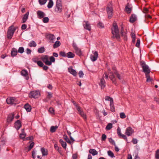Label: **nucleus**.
Instances as JSON below:
<instances>
[{"instance_id":"obj_44","label":"nucleus","mask_w":159,"mask_h":159,"mask_svg":"<svg viewBox=\"0 0 159 159\" xmlns=\"http://www.w3.org/2000/svg\"><path fill=\"white\" fill-rule=\"evenodd\" d=\"M121 34L122 36H124L125 38L126 37V33L125 32H124V29L123 27L121 28Z\"/></svg>"},{"instance_id":"obj_12","label":"nucleus","mask_w":159,"mask_h":159,"mask_svg":"<svg viewBox=\"0 0 159 159\" xmlns=\"http://www.w3.org/2000/svg\"><path fill=\"white\" fill-rule=\"evenodd\" d=\"M38 17L39 18L41 19L44 17L46 14L44 12L41 11H38L37 12Z\"/></svg>"},{"instance_id":"obj_64","label":"nucleus","mask_w":159,"mask_h":159,"mask_svg":"<svg viewBox=\"0 0 159 159\" xmlns=\"http://www.w3.org/2000/svg\"><path fill=\"white\" fill-rule=\"evenodd\" d=\"M27 27V26L25 24H23L21 26V29L22 30H25Z\"/></svg>"},{"instance_id":"obj_1","label":"nucleus","mask_w":159,"mask_h":159,"mask_svg":"<svg viewBox=\"0 0 159 159\" xmlns=\"http://www.w3.org/2000/svg\"><path fill=\"white\" fill-rule=\"evenodd\" d=\"M109 72L108 73L109 77L110 80L112 81L113 83L116 84V78L115 76L116 75V77L119 80H121L123 79V77L122 75L121 74H120L117 71H115L114 72H110L111 71L110 69H108Z\"/></svg>"},{"instance_id":"obj_51","label":"nucleus","mask_w":159,"mask_h":159,"mask_svg":"<svg viewBox=\"0 0 159 159\" xmlns=\"http://www.w3.org/2000/svg\"><path fill=\"white\" fill-rule=\"evenodd\" d=\"M97 26L99 28H103L104 27V25L102 22H99L97 24Z\"/></svg>"},{"instance_id":"obj_53","label":"nucleus","mask_w":159,"mask_h":159,"mask_svg":"<svg viewBox=\"0 0 159 159\" xmlns=\"http://www.w3.org/2000/svg\"><path fill=\"white\" fill-rule=\"evenodd\" d=\"M37 64L39 66L41 67H43L44 65L43 63L40 61H38Z\"/></svg>"},{"instance_id":"obj_8","label":"nucleus","mask_w":159,"mask_h":159,"mask_svg":"<svg viewBox=\"0 0 159 159\" xmlns=\"http://www.w3.org/2000/svg\"><path fill=\"white\" fill-rule=\"evenodd\" d=\"M41 59L44 62L45 64L49 66V64H50V62H49L48 56L47 55H45L42 56Z\"/></svg>"},{"instance_id":"obj_28","label":"nucleus","mask_w":159,"mask_h":159,"mask_svg":"<svg viewBox=\"0 0 159 159\" xmlns=\"http://www.w3.org/2000/svg\"><path fill=\"white\" fill-rule=\"evenodd\" d=\"M110 105L111 108V111L112 112H114L115 110V107L113 104V100L111 99V103H110Z\"/></svg>"},{"instance_id":"obj_45","label":"nucleus","mask_w":159,"mask_h":159,"mask_svg":"<svg viewBox=\"0 0 159 159\" xmlns=\"http://www.w3.org/2000/svg\"><path fill=\"white\" fill-rule=\"evenodd\" d=\"M63 137L64 139L66 140L67 142L70 143H71V142L66 135L65 134L64 135Z\"/></svg>"},{"instance_id":"obj_29","label":"nucleus","mask_w":159,"mask_h":159,"mask_svg":"<svg viewBox=\"0 0 159 159\" xmlns=\"http://www.w3.org/2000/svg\"><path fill=\"white\" fill-rule=\"evenodd\" d=\"M28 45L30 47H36L37 44L34 41L32 40L30 42Z\"/></svg>"},{"instance_id":"obj_35","label":"nucleus","mask_w":159,"mask_h":159,"mask_svg":"<svg viewBox=\"0 0 159 159\" xmlns=\"http://www.w3.org/2000/svg\"><path fill=\"white\" fill-rule=\"evenodd\" d=\"M146 77L147 78L146 81L147 82H150L152 80V79L150 77L149 74H146Z\"/></svg>"},{"instance_id":"obj_40","label":"nucleus","mask_w":159,"mask_h":159,"mask_svg":"<svg viewBox=\"0 0 159 159\" xmlns=\"http://www.w3.org/2000/svg\"><path fill=\"white\" fill-rule=\"evenodd\" d=\"M50 61L49 62H50V64H49V66L51 65L52 62H54L55 61V58L53 56H51L49 58Z\"/></svg>"},{"instance_id":"obj_33","label":"nucleus","mask_w":159,"mask_h":159,"mask_svg":"<svg viewBox=\"0 0 159 159\" xmlns=\"http://www.w3.org/2000/svg\"><path fill=\"white\" fill-rule=\"evenodd\" d=\"M59 142L63 148H66V143L65 142L63 141L62 139H60L59 140Z\"/></svg>"},{"instance_id":"obj_10","label":"nucleus","mask_w":159,"mask_h":159,"mask_svg":"<svg viewBox=\"0 0 159 159\" xmlns=\"http://www.w3.org/2000/svg\"><path fill=\"white\" fill-rule=\"evenodd\" d=\"M94 55H91L90 56V59L93 61H96L98 57V52L97 51H95L93 53Z\"/></svg>"},{"instance_id":"obj_16","label":"nucleus","mask_w":159,"mask_h":159,"mask_svg":"<svg viewBox=\"0 0 159 159\" xmlns=\"http://www.w3.org/2000/svg\"><path fill=\"white\" fill-rule=\"evenodd\" d=\"M106 82L104 78H102L100 80V82L99 84L102 89H104L106 86Z\"/></svg>"},{"instance_id":"obj_21","label":"nucleus","mask_w":159,"mask_h":159,"mask_svg":"<svg viewBox=\"0 0 159 159\" xmlns=\"http://www.w3.org/2000/svg\"><path fill=\"white\" fill-rule=\"evenodd\" d=\"M68 70L69 72L72 74L74 76H76L77 75V73L75 70L71 68H68Z\"/></svg>"},{"instance_id":"obj_27","label":"nucleus","mask_w":159,"mask_h":159,"mask_svg":"<svg viewBox=\"0 0 159 159\" xmlns=\"http://www.w3.org/2000/svg\"><path fill=\"white\" fill-rule=\"evenodd\" d=\"M89 152L90 153L92 154L93 156H95L97 155L98 152L95 149H90L89 151Z\"/></svg>"},{"instance_id":"obj_62","label":"nucleus","mask_w":159,"mask_h":159,"mask_svg":"<svg viewBox=\"0 0 159 159\" xmlns=\"http://www.w3.org/2000/svg\"><path fill=\"white\" fill-rule=\"evenodd\" d=\"M105 100L107 101H110V103H111V99H112L113 100V99L112 98H111L109 96H106L105 97Z\"/></svg>"},{"instance_id":"obj_6","label":"nucleus","mask_w":159,"mask_h":159,"mask_svg":"<svg viewBox=\"0 0 159 159\" xmlns=\"http://www.w3.org/2000/svg\"><path fill=\"white\" fill-rule=\"evenodd\" d=\"M107 11L108 14V17L111 18L112 16L113 9L111 4L108 5L107 7Z\"/></svg>"},{"instance_id":"obj_20","label":"nucleus","mask_w":159,"mask_h":159,"mask_svg":"<svg viewBox=\"0 0 159 159\" xmlns=\"http://www.w3.org/2000/svg\"><path fill=\"white\" fill-rule=\"evenodd\" d=\"M137 20L136 16L134 14H132L130 17L129 21L131 23L134 22Z\"/></svg>"},{"instance_id":"obj_41","label":"nucleus","mask_w":159,"mask_h":159,"mask_svg":"<svg viewBox=\"0 0 159 159\" xmlns=\"http://www.w3.org/2000/svg\"><path fill=\"white\" fill-rule=\"evenodd\" d=\"M112 127V124L111 123H109L106 126V129L107 130L110 129Z\"/></svg>"},{"instance_id":"obj_63","label":"nucleus","mask_w":159,"mask_h":159,"mask_svg":"<svg viewBox=\"0 0 159 159\" xmlns=\"http://www.w3.org/2000/svg\"><path fill=\"white\" fill-rule=\"evenodd\" d=\"M26 53L27 54H30L31 53V51L30 49L27 48L26 49Z\"/></svg>"},{"instance_id":"obj_36","label":"nucleus","mask_w":159,"mask_h":159,"mask_svg":"<svg viewBox=\"0 0 159 159\" xmlns=\"http://www.w3.org/2000/svg\"><path fill=\"white\" fill-rule=\"evenodd\" d=\"M45 48L43 47H41L38 48V52L39 53H43L45 52Z\"/></svg>"},{"instance_id":"obj_58","label":"nucleus","mask_w":159,"mask_h":159,"mask_svg":"<svg viewBox=\"0 0 159 159\" xmlns=\"http://www.w3.org/2000/svg\"><path fill=\"white\" fill-rule=\"evenodd\" d=\"M117 133L119 136L120 135H121V129L119 127H118L117 128Z\"/></svg>"},{"instance_id":"obj_54","label":"nucleus","mask_w":159,"mask_h":159,"mask_svg":"<svg viewBox=\"0 0 159 159\" xmlns=\"http://www.w3.org/2000/svg\"><path fill=\"white\" fill-rule=\"evenodd\" d=\"M34 145V143L33 142H32L30 144V145L28 147V150H30L33 147Z\"/></svg>"},{"instance_id":"obj_56","label":"nucleus","mask_w":159,"mask_h":159,"mask_svg":"<svg viewBox=\"0 0 159 159\" xmlns=\"http://www.w3.org/2000/svg\"><path fill=\"white\" fill-rule=\"evenodd\" d=\"M107 138L106 135L105 134H103L102 136V140L103 141H105Z\"/></svg>"},{"instance_id":"obj_14","label":"nucleus","mask_w":159,"mask_h":159,"mask_svg":"<svg viewBox=\"0 0 159 159\" xmlns=\"http://www.w3.org/2000/svg\"><path fill=\"white\" fill-rule=\"evenodd\" d=\"M15 98L13 97L8 98L6 100V102L8 104H12L14 103Z\"/></svg>"},{"instance_id":"obj_24","label":"nucleus","mask_w":159,"mask_h":159,"mask_svg":"<svg viewBox=\"0 0 159 159\" xmlns=\"http://www.w3.org/2000/svg\"><path fill=\"white\" fill-rule=\"evenodd\" d=\"M16 30V29L15 28L14 26L13 25H11L9 27L7 32L14 34Z\"/></svg>"},{"instance_id":"obj_46","label":"nucleus","mask_w":159,"mask_h":159,"mask_svg":"<svg viewBox=\"0 0 159 159\" xmlns=\"http://www.w3.org/2000/svg\"><path fill=\"white\" fill-rule=\"evenodd\" d=\"M43 18V23H46L48 22L49 19L48 17H45Z\"/></svg>"},{"instance_id":"obj_48","label":"nucleus","mask_w":159,"mask_h":159,"mask_svg":"<svg viewBox=\"0 0 159 159\" xmlns=\"http://www.w3.org/2000/svg\"><path fill=\"white\" fill-rule=\"evenodd\" d=\"M109 141L111 144L116 146V144L115 142L111 138H109Z\"/></svg>"},{"instance_id":"obj_42","label":"nucleus","mask_w":159,"mask_h":159,"mask_svg":"<svg viewBox=\"0 0 159 159\" xmlns=\"http://www.w3.org/2000/svg\"><path fill=\"white\" fill-rule=\"evenodd\" d=\"M24 51V49L23 47H21L19 48L18 52L20 53H22Z\"/></svg>"},{"instance_id":"obj_50","label":"nucleus","mask_w":159,"mask_h":159,"mask_svg":"<svg viewBox=\"0 0 159 159\" xmlns=\"http://www.w3.org/2000/svg\"><path fill=\"white\" fill-rule=\"evenodd\" d=\"M60 55L62 57H66L67 56V53L66 54V53L64 52H60Z\"/></svg>"},{"instance_id":"obj_32","label":"nucleus","mask_w":159,"mask_h":159,"mask_svg":"<svg viewBox=\"0 0 159 159\" xmlns=\"http://www.w3.org/2000/svg\"><path fill=\"white\" fill-rule=\"evenodd\" d=\"M61 43L60 41H56L53 45V48H56L60 46L61 45Z\"/></svg>"},{"instance_id":"obj_18","label":"nucleus","mask_w":159,"mask_h":159,"mask_svg":"<svg viewBox=\"0 0 159 159\" xmlns=\"http://www.w3.org/2000/svg\"><path fill=\"white\" fill-rule=\"evenodd\" d=\"M83 25L85 29L89 31L91 30V27L90 24L88 21H86L85 24H84Z\"/></svg>"},{"instance_id":"obj_39","label":"nucleus","mask_w":159,"mask_h":159,"mask_svg":"<svg viewBox=\"0 0 159 159\" xmlns=\"http://www.w3.org/2000/svg\"><path fill=\"white\" fill-rule=\"evenodd\" d=\"M155 157L156 159H159V149H157L156 151L155 155Z\"/></svg>"},{"instance_id":"obj_49","label":"nucleus","mask_w":159,"mask_h":159,"mask_svg":"<svg viewBox=\"0 0 159 159\" xmlns=\"http://www.w3.org/2000/svg\"><path fill=\"white\" fill-rule=\"evenodd\" d=\"M13 35V34L7 32V38L8 39H11L12 38Z\"/></svg>"},{"instance_id":"obj_61","label":"nucleus","mask_w":159,"mask_h":159,"mask_svg":"<svg viewBox=\"0 0 159 159\" xmlns=\"http://www.w3.org/2000/svg\"><path fill=\"white\" fill-rule=\"evenodd\" d=\"M52 97V93L51 92H48L47 98L50 99Z\"/></svg>"},{"instance_id":"obj_47","label":"nucleus","mask_w":159,"mask_h":159,"mask_svg":"<svg viewBox=\"0 0 159 159\" xmlns=\"http://www.w3.org/2000/svg\"><path fill=\"white\" fill-rule=\"evenodd\" d=\"M107 153L108 156L111 157H115L113 153L111 151H108L107 152Z\"/></svg>"},{"instance_id":"obj_60","label":"nucleus","mask_w":159,"mask_h":159,"mask_svg":"<svg viewBox=\"0 0 159 159\" xmlns=\"http://www.w3.org/2000/svg\"><path fill=\"white\" fill-rule=\"evenodd\" d=\"M140 40L139 39H137V43L136 44V46L137 47H139L140 46Z\"/></svg>"},{"instance_id":"obj_5","label":"nucleus","mask_w":159,"mask_h":159,"mask_svg":"<svg viewBox=\"0 0 159 159\" xmlns=\"http://www.w3.org/2000/svg\"><path fill=\"white\" fill-rule=\"evenodd\" d=\"M62 10V5L61 2V0H57L55 8V11L57 13H61Z\"/></svg>"},{"instance_id":"obj_30","label":"nucleus","mask_w":159,"mask_h":159,"mask_svg":"<svg viewBox=\"0 0 159 159\" xmlns=\"http://www.w3.org/2000/svg\"><path fill=\"white\" fill-rule=\"evenodd\" d=\"M75 56V54L71 52H69L67 53L66 57L68 58H73Z\"/></svg>"},{"instance_id":"obj_19","label":"nucleus","mask_w":159,"mask_h":159,"mask_svg":"<svg viewBox=\"0 0 159 159\" xmlns=\"http://www.w3.org/2000/svg\"><path fill=\"white\" fill-rule=\"evenodd\" d=\"M21 74L22 76L26 77L25 79L26 80H28L29 79V77L28 76V71L27 70H22L21 71Z\"/></svg>"},{"instance_id":"obj_57","label":"nucleus","mask_w":159,"mask_h":159,"mask_svg":"<svg viewBox=\"0 0 159 159\" xmlns=\"http://www.w3.org/2000/svg\"><path fill=\"white\" fill-rule=\"evenodd\" d=\"M49 112L51 114H53L54 113V110L53 108L52 107H50L48 110Z\"/></svg>"},{"instance_id":"obj_13","label":"nucleus","mask_w":159,"mask_h":159,"mask_svg":"<svg viewBox=\"0 0 159 159\" xmlns=\"http://www.w3.org/2000/svg\"><path fill=\"white\" fill-rule=\"evenodd\" d=\"M14 117V115L13 114H11L9 115L7 119V122L9 124L13 120Z\"/></svg>"},{"instance_id":"obj_11","label":"nucleus","mask_w":159,"mask_h":159,"mask_svg":"<svg viewBox=\"0 0 159 159\" xmlns=\"http://www.w3.org/2000/svg\"><path fill=\"white\" fill-rule=\"evenodd\" d=\"M134 132V130L130 127L127 128L126 129L125 134L128 136H130Z\"/></svg>"},{"instance_id":"obj_2","label":"nucleus","mask_w":159,"mask_h":159,"mask_svg":"<svg viewBox=\"0 0 159 159\" xmlns=\"http://www.w3.org/2000/svg\"><path fill=\"white\" fill-rule=\"evenodd\" d=\"M111 30L112 34L118 40L119 39H120L119 30L118 27L116 23L113 24V27L111 28Z\"/></svg>"},{"instance_id":"obj_55","label":"nucleus","mask_w":159,"mask_h":159,"mask_svg":"<svg viewBox=\"0 0 159 159\" xmlns=\"http://www.w3.org/2000/svg\"><path fill=\"white\" fill-rule=\"evenodd\" d=\"M119 136L120 137L122 138L125 139L126 141H127V139L126 136L124 134H121Z\"/></svg>"},{"instance_id":"obj_31","label":"nucleus","mask_w":159,"mask_h":159,"mask_svg":"<svg viewBox=\"0 0 159 159\" xmlns=\"http://www.w3.org/2000/svg\"><path fill=\"white\" fill-rule=\"evenodd\" d=\"M41 151L43 156H46L48 155V150L43 148H41Z\"/></svg>"},{"instance_id":"obj_23","label":"nucleus","mask_w":159,"mask_h":159,"mask_svg":"<svg viewBox=\"0 0 159 159\" xmlns=\"http://www.w3.org/2000/svg\"><path fill=\"white\" fill-rule=\"evenodd\" d=\"M17 51L16 49L13 48L11 52V55L12 57H14L17 54Z\"/></svg>"},{"instance_id":"obj_3","label":"nucleus","mask_w":159,"mask_h":159,"mask_svg":"<svg viewBox=\"0 0 159 159\" xmlns=\"http://www.w3.org/2000/svg\"><path fill=\"white\" fill-rule=\"evenodd\" d=\"M140 64L143 69V71L145 73V75L147 74H149L151 71L150 69L149 68L148 66L146 64L145 62L142 61L140 62Z\"/></svg>"},{"instance_id":"obj_26","label":"nucleus","mask_w":159,"mask_h":159,"mask_svg":"<svg viewBox=\"0 0 159 159\" xmlns=\"http://www.w3.org/2000/svg\"><path fill=\"white\" fill-rule=\"evenodd\" d=\"M24 108L26 110L27 112H30L31 111V106L28 103L25 104L24 106Z\"/></svg>"},{"instance_id":"obj_38","label":"nucleus","mask_w":159,"mask_h":159,"mask_svg":"<svg viewBox=\"0 0 159 159\" xmlns=\"http://www.w3.org/2000/svg\"><path fill=\"white\" fill-rule=\"evenodd\" d=\"M53 5V1H49V2L47 5V7H48V8H51L52 7Z\"/></svg>"},{"instance_id":"obj_25","label":"nucleus","mask_w":159,"mask_h":159,"mask_svg":"<svg viewBox=\"0 0 159 159\" xmlns=\"http://www.w3.org/2000/svg\"><path fill=\"white\" fill-rule=\"evenodd\" d=\"M125 10L126 12L128 14H129L131 13L132 10V8L129 6V4H127L126 6L125 7Z\"/></svg>"},{"instance_id":"obj_22","label":"nucleus","mask_w":159,"mask_h":159,"mask_svg":"<svg viewBox=\"0 0 159 159\" xmlns=\"http://www.w3.org/2000/svg\"><path fill=\"white\" fill-rule=\"evenodd\" d=\"M29 12H27L25 15H24L22 18V23H25L26 22L28 18Z\"/></svg>"},{"instance_id":"obj_7","label":"nucleus","mask_w":159,"mask_h":159,"mask_svg":"<svg viewBox=\"0 0 159 159\" xmlns=\"http://www.w3.org/2000/svg\"><path fill=\"white\" fill-rule=\"evenodd\" d=\"M40 96V93L38 91H32L30 92L29 94V96L31 98H36Z\"/></svg>"},{"instance_id":"obj_15","label":"nucleus","mask_w":159,"mask_h":159,"mask_svg":"<svg viewBox=\"0 0 159 159\" xmlns=\"http://www.w3.org/2000/svg\"><path fill=\"white\" fill-rule=\"evenodd\" d=\"M47 38L52 43H53L56 38L55 36L52 34H48L47 35Z\"/></svg>"},{"instance_id":"obj_9","label":"nucleus","mask_w":159,"mask_h":159,"mask_svg":"<svg viewBox=\"0 0 159 159\" xmlns=\"http://www.w3.org/2000/svg\"><path fill=\"white\" fill-rule=\"evenodd\" d=\"M76 108L81 116L85 120H86L87 119L86 116L83 111L80 109V107L79 106H76Z\"/></svg>"},{"instance_id":"obj_52","label":"nucleus","mask_w":159,"mask_h":159,"mask_svg":"<svg viewBox=\"0 0 159 159\" xmlns=\"http://www.w3.org/2000/svg\"><path fill=\"white\" fill-rule=\"evenodd\" d=\"M120 117L122 119H124L126 117V116L124 112H121L120 114Z\"/></svg>"},{"instance_id":"obj_43","label":"nucleus","mask_w":159,"mask_h":159,"mask_svg":"<svg viewBox=\"0 0 159 159\" xmlns=\"http://www.w3.org/2000/svg\"><path fill=\"white\" fill-rule=\"evenodd\" d=\"M47 1V0H39V3L41 5L45 4Z\"/></svg>"},{"instance_id":"obj_4","label":"nucleus","mask_w":159,"mask_h":159,"mask_svg":"<svg viewBox=\"0 0 159 159\" xmlns=\"http://www.w3.org/2000/svg\"><path fill=\"white\" fill-rule=\"evenodd\" d=\"M72 46L76 54L80 57L82 55V52L81 49L78 47L76 44L73 42Z\"/></svg>"},{"instance_id":"obj_34","label":"nucleus","mask_w":159,"mask_h":159,"mask_svg":"<svg viewBox=\"0 0 159 159\" xmlns=\"http://www.w3.org/2000/svg\"><path fill=\"white\" fill-rule=\"evenodd\" d=\"M57 128L58 126L57 125L55 126H52L51 127L50 131L51 132L54 133Z\"/></svg>"},{"instance_id":"obj_17","label":"nucleus","mask_w":159,"mask_h":159,"mask_svg":"<svg viewBox=\"0 0 159 159\" xmlns=\"http://www.w3.org/2000/svg\"><path fill=\"white\" fill-rule=\"evenodd\" d=\"M21 126V123L19 120H17L15 123V127L18 130Z\"/></svg>"},{"instance_id":"obj_59","label":"nucleus","mask_w":159,"mask_h":159,"mask_svg":"<svg viewBox=\"0 0 159 159\" xmlns=\"http://www.w3.org/2000/svg\"><path fill=\"white\" fill-rule=\"evenodd\" d=\"M84 75V74L82 71L80 70L79 72V75L80 77V78L83 77Z\"/></svg>"},{"instance_id":"obj_37","label":"nucleus","mask_w":159,"mask_h":159,"mask_svg":"<svg viewBox=\"0 0 159 159\" xmlns=\"http://www.w3.org/2000/svg\"><path fill=\"white\" fill-rule=\"evenodd\" d=\"M22 133L20 134V137L21 138L23 139L24 138L26 135L25 133L24 132V129H23L22 130Z\"/></svg>"}]
</instances>
